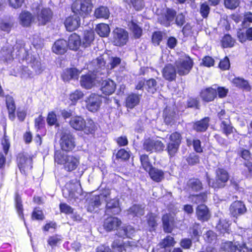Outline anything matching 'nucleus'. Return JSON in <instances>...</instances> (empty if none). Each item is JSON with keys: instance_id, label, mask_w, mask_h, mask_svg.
I'll use <instances>...</instances> for the list:
<instances>
[{"instance_id": "28", "label": "nucleus", "mask_w": 252, "mask_h": 252, "mask_svg": "<svg viewBox=\"0 0 252 252\" xmlns=\"http://www.w3.org/2000/svg\"><path fill=\"white\" fill-rule=\"evenodd\" d=\"M232 83L237 87L242 89L246 91L249 92L251 90V87L249 82L242 78H235L232 80Z\"/></svg>"}, {"instance_id": "60", "label": "nucleus", "mask_w": 252, "mask_h": 252, "mask_svg": "<svg viewBox=\"0 0 252 252\" xmlns=\"http://www.w3.org/2000/svg\"><path fill=\"white\" fill-rule=\"evenodd\" d=\"M47 122L49 125L53 126L56 125L57 122V116L54 112H50L48 113L47 118Z\"/></svg>"}, {"instance_id": "47", "label": "nucleus", "mask_w": 252, "mask_h": 252, "mask_svg": "<svg viewBox=\"0 0 252 252\" xmlns=\"http://www.w3.org/2000/svg\"><path fill=\"white\" fill-rule=\"evenodd\" d=\"M84 96L83 93L79 90H76L72 93L69 96V99L73 104H74L78 100L81 99Z\"/></svg>"}, {"instance_id": "64", "label": "nucleus", "mask_w": 252, "mask_h": 252, "mask_svg": "<svg viewBox=\"0 0 252 252\" xmlns=\"http://www.w3.org/2000/svg\"><path fill=\"white\" fill-rule=\"evenodd\" d=\"M1 145L4 153L6 155L7 154L10 147V143L7 136L5 135L4 136L3 139L1 140Z\"/></svg>"}, {"instance_id": "27", "label": "nucleus", "mask_w": 252, "mask_h": 252, "mask_svg": "<svg viewBox=\"0 0 252 252\" xmlns=\"http://www.w3.org/2000/svg\"><path fill=\"white\" fill-rule=\"evenodd\" d=\"M80 73V71L76 68L66 69L63 71L62 76L64 81H68L71 79H77Z\"/></svg>"}, {"instance_id": "36", "label": "nucleus", "mask_w": 252, "mask_h": 252, "mask_svg": "<svg viewBox=\"0 0 252 252\" xmlns=\"http://www.w3.org/2000/svg\"><path fill=\"white\" fill-rule=\"evenodd\" d=\"M164 122L167 125H171L175 121V112L170 107H166L163 112Z\"/></svg>"}, {"instance_id": "15", "label": "nucleus", "mask_w": 252, "mask_h": 252, "mask_svg": "<svg viewBox=\"0 0 252 252\" xmlns=\"http://www.w3.org/2000/svg\"><path fill=\"white\" fill-rule=\"evenodd\" d=\"M109 194V190L106 189L102 193L99 195L94 196L93 197L87 206V210L89 212H92L94 210L95 207H98L101 204V201L102 200V198H107L108 195Z\"/></svg>"}, {"instance_id": "4", "label": "nucleus", "mask_w": 252, "mask_h": 252, "mask_svg": "<svg viewBox=\"0 0 252 252\" xmlns=\"http://www.w3.org/2000/svg\"><path fill=\"white\" fill-rule=\"evenodd\" d=\"M92 64L94 66L93 71H90L88 74L82 75L81 77V86L86 89H90L100 82V79L103 77L99 76L102 75L100 74L101 71L96 64H94L93 62Z\"/></svg>"}, {"instance_id": "59", "label": "nucleus", "mask_w": 252, "mask_h": 252, "mask_svg": "<svg viewBox=\"0 0 252 252\" xmlns=\"http://www.w3.org/2000/svg\"><path fill=\"white\" fill-rule=\"evenodd\" d=\"M189 184L192 189L194 190L197 191L202 188L201 183L198 179L190 180Z\"/></svg>"}, {"instance_id": "31", "label": "nucleus", "mask_w": 252, "mask_h": 252, "mask_svg": "<svg viewBox=\"0 0 252 252\" xmlns=\"http://www.w3.org/2000/svg\"><path fill=\"white\" fill-rule=\"evenodd\" d=\"M210 119L206 117L200 121H197L193 125V129L198 132L205 131L209 126Z\"/></svg>"}, {"instance_id": "13", "label": "nucleus", "mask_w": 252, "mask_h": 252, "mask_svg": "<svg viewBox=\"0 0 252 252\" xmlns=\"http://www.w3.org/2000/svg\"><path fill=\"white\" fill-rule=\"evenodd\" d=\"M110 191L109 190V194L108 195L107 199H106L105 197L102 198V200L104 199L106 202V213L108 215L118 214L121 211V209L119 207V201L116 198L109 200L110 198Z\"/></svg>"}, {"instance_id": "44", "label": "nucleus", "mask_w": 252, "mask_h": 252, "mask_svg": "<svg viewBox=\"0 0 252 252\" xmlns=\"http://www.w3.org/2000/svg\"><path fill=\"white\" fill-rule=\"evenodd\" d=\"M220 128L222 130L223 133L226 136H228L231 133H233L234 129L233 126L231 125L229 120L223 121L220 125Z\"/></svg>"}, {"instance_id": "48", "label": "nucleus", "mask_w": 252, "mask_h": 252, "mask_svg": "<svg viewBox=\"0 0 252 252\" xmlns=\"http://www.w3.org/2000/svg\"><path fill=\"white\" fill-rule=\"evenodd\" d=\"M140 161L143 168L146 171H148L152 168V165L149 161V158L147 155H141L140 157Z\"/></svg>"}, {"instance_id": "49", "label": "nucleus", "mask_w": 252, "mask_h": 252, "mask_svg": "<svg viewBox=\"0 0 252 252\" xmlns=\"http://www.w3.org/2000/svg\"><path fill=\"white\" fill-rule=\"evenodd\" d=\"M175 242L173 237L168 236L164 238L161 242L160 243V246L161 248H165L166 247L174 246Z\"/></svg>"}, {"instance_id": "25", "label": "nucleus", "mask_w": 252, "mask_h": 252, "mask_svg": "<svg viewBox=\"0 0 252 252\" xmlns=\"http://www.w3.org/2000/svg\"><path fill=\"white\" fill-rule=\"evenodd\" d=\"M67 48V42L63 39L56 41L52 46V51L57 54H62L65 52Z\"/></svg>"}, {"instance_id": "34", "label": "nucleus", "mask_w": 252, "mask_h": 252, "mask_svg": "<svg viewBox=\"0 0 252 252\" xmlns=\"http://www.w3.org/2000/svg\"><path fill=\"white\" fill-rule=\"evenodd\" d=\"M51 11L49 9L44 8L41 10L38 15L39 24L45 25L50 19Z\"/></svg>"}, {"instance_id": "23", "label": "nucleus", "mask_w": 252, "mask_h": 252, "mask_svg": "<svg viewBox=\"0 0 252 252\" xmlns=\"http://www.w3.org/2000/svg\"><path fill=\"white\" fill-rule=\"evenodd\" d=\"M81 45V40L78 34L73 33L69 36L67 46L70 50L76 51Z\"/></svg>"}, {"instance_id": "45", "label": "nucleus", "mask_w": 252, "mask_h": 252, "mask_svg": "<svg viewBox=\"0 0 252 252\" xmlns=\"http://www.w3.org/2000/svg\"><path fill=\"white\" fill-rule=\"evenodd\" d=\"M221 44L224 48L231 47L234 45V40L230 35L226 34L222 38Z\"/></svg>"}, {"instance_id": "1", "label": "nucleus", "mask_w": 252, "mask_h": 252, "mask_svg": "<svg viewBox=\"0 0 252 252\" xmlns=\"http://www.w3.org/2000/svg\"><path fill=\"white\" fill-rule=\"evenodd\" d=\"M120 58L117 57H109L107 54H103L93 61L101 71L100 74L103 76L107 75L109 70L117 66L121 63Z\"/></svg>"}, {"instance_id": "38", "label": "nucleus", "mask_w": 252, "mask_h": 252, "mask_svg": "<svg viewBox=\"0 0 252 252\" xmlns=\"http://www.w3.org/2000/svg\"><path fill=\"white\" fill-rule=\"evenodd\" d=\"M18 163L19 168L25 170L31 168L32 159L24 156H19L18 158Z\"/></svg>"}, {"instance_id": "16", "label": "nucleus", "mask_w": 252, "mask_h": 252, "mask_svg": "<svg viewBox=\"0 0 252 252\" xmlns=\"http://www.w3.org/2000/svg\"><path fill=\"white\" fill-rule=\"evenodd\" d=\"M138 241H133L132 240L127 242L123 241L119 239L115 240L112 244V248L117 252H122L123 250H126L127 246L131 247L137 246Z\"/></svg>"}, {"instance_id": "56", "label": "nucleus", "mask_w": 252, "mask_h": 252, "mask_svg": "<svg viewBox=\"0 0 252 252\" xmlns=\"http://www.w3.org/2000/svg\"><path fill=\"white\" fill-rule=\"evenodd\" d=\"M12 26L13 24L9 22L1 21L0 22V30L7 33L10 32Z\"/></svg>"}, {"instance_id": "19", "label": "nucleus", "mask_w": 252, "mask_h": 252, "mask_svg": "<svg viewBox=\"0 0 252 252\" xmlns=\"http://www.w3.org/2000/svg\"><path fill=\"white\" fill-rule=\"evenodd\" d=\"M230 212L233 217L243 214L246 211L244 204L241 201L233 202L229 208Z\"/></svg>"}, {"instance_id": "63", "label": "nucleus", "mask_w": 252, "mask_h": 252, "mask_svg": "<svg viewBox=\"0 0 252 252\" xmlns=\"http://www.w3.org/2000/svg\"><path fill=\"white\" fill-rule=\"evenodd\" d=\"M60 211L62 213L70 214L73 212V209L65 203H61L60 205Z\"/></svg>"}, {"instance_id": "46", "label": "nucleus", "mask_w": 252, "mask_h": 252, "mask_svg": "<svg viewBox=\"0 0 252 252\" xmlns=\"http://www.w3.org/2000/svg\"><path fill=\"white\" fill-rule=\"evenodd\" d=\"M157 82L154 79H150L147 81L145 86L146 89L152 94H154L157 90Z\"/></svg>"}, {"instance_id": "42", "label": "nucleus", "mask_w": 252, "mask_h": 252, "mask_svg": "<svg viewBox=\"0 0 252 252\" xmlns=\"http://www.w3.org/2000/svg\"><path fill=\"white\" fill-rule=\"evenodd\" d=\"M127 214L133 217L142 216L144 214L143 208L138 205H133L127 211Z\"/></svg>"}, {"instance_id": "41", "label": "nucleus", "mask_w": 252, "mask_h": 252, "mask_svg": "<svg viewBox=\"0 0 252 252\" xmlns=\"http://www.w3.org/2000/svg\"><path fill=\"white\" fill-rule=\"evenodd\" d=\"M129 29L133 32L135 38L141 36L142 32L141 28L133 21L131 20L128 24Z\"/></svg>"}, {"instance_id": "35", "label": "nucleus", "mask_w": 252, "mask_h": 252, "mask_svg": "<svg viewBox=\"0 0 252 252\" xmlns=\"http://www.w3.org/2000/svg\"><path fill=\"white\" fill-rule=\"evenodd\" d=\"M175 14L176 13L174 10L167 9L165 17H162L163 19H161V17L160 18L159 21L161 24L168 27L170 25V23L173 21Z\"/></svg>"}, {"instance_id": "57", "label": "nucleus", "mask_w": 252, "mask_h": 252, "mask_svg": "<svg viewBox=\"0 0 252 252\" xmlns=\"http://www.w3.org/2000/svg\"><path fill=\"white\" fill-rule=\"evenodd\" d=\"M206 200L207 195L204 193L198 195H193L192 198V200L196 204L203 203L205 202Z\"/></svg>"}, {"instance_id": "8", "label": "nucleus", "mask_w": 252, "mask_h": 252, "mask_svg": "<svg viewBox=\"0 0 252 252\" xmlns=\"http://www.w3.org/2000/svg\"><path fill=\"white\" fill-rule=\"evenodd\" d=\"M177 72L180 75H186L190 72L193 63L190 58L185 54H182L176 61Z\"/></svg>"}, {"instance_id": "50", "label": "nucleus", "mask_w": 252, "mask_h": 252, "mask_svg": "<svg viewBox=\"0 0 252 252\" xmlns=\"http://www.w3.org/2000/svg\"><path fill=\"white\" fill-rule=\"evenodd\" d=\"M164 33L161 32H156L152 36V42L155 45H158L163 38Z\"/></svg>"}, {"instance_id": "55", "label": "nucleus", "mask_w": 252, "mask_h": 252, "mask_svg": "<svg viewBox=\"0 0 252 252\" xmlns=\"http://www.w3.org/2000/svg\"><path fill=\"white\" fill-rule=\"evenodd\" d=\"M15 202H16V208L17 209V211L19 214L20 217L24 219L23 214V206L22 204L21 199L20 197L18 195L16 196L15 198Z\"/></svg>"}, {"instance_id": "40", "label": "nucleus", "mask_w": 252, "mask_h": 252, "mask_svg": "<svg viewBox=\"0 0 252 252\" xmlns=\"http://www.w3.org/2000/svg\"><path fill=\"white\" fill-rule=\"evenodd\" d=\"M95 31L100 36L106 37L108 35L110 30L108 25L101 23L96 26Z\"/></svg>"}, {"instance_id": "17", "label": "nucleus", "mask_w": 252, "mask_h": 252, "mask_svg": "<svg viewBox=\"0 0 252 252\" xmlns=\"http://www.w3.org/2000/svg\"><path fill=\"white\" fill-rule=\"evenodd\" d=\"M102 82L100 84V91L106 95L112 94L115 91L116 85L113 80L110 79L105 80L100 79Z\"/></svg>"}, {"instance_id": "52", "label": "nucleus", "mask_w": 252, "mask_h": 252, "mask_svg": "<svg viewBox=\"0 0 252 252\" xmlns=\"http://www.w3.org/2000/svg\"><path fill=\"white\" fill-rule=\"evenodd\" d=\"M239 0H224L225 7L230 9H235L239 6Z\"/></svg>"}, {"instance_id": "29", "label": "nucleus", "mask_w": 252, "mask_h": 252, "mask_svg": "<svg viewBox=\"0 0 252 252\" xmlns=\"http://www.w3.org/2000/svg\"><path fill=\"white\" fill-rule=\"evenodd\" d=\"M148 171L151 178L155 182H159L164 178V173L160 169L152 167Z\"/></svg>"}, {"instance_id": "51", "label": "nucleus", "mask_w": 252, "mask_h": 252, "mask_svg": "<svg viewBox=\"0 0 252 252\" xmlns=\"http://www.w3.org/2000/svg\"><path fill=\"white\" fill-rule=\"evenodd\" d=\"M180 144L170 142L167 145V150L169 155L173 156L177 152Z\"/></svg>"}, {"instance_id": "33", "label": "nucleus", "mask_w": 252, "mask_h": 252, "mask_svg": "<svg viewBox=\"0 0 252 252\" xmlns=\"http://www.w3.org/2000/svg\"><path fill=\"white\" fill-rule=\"evenodd\" d=\"M94 38V32L92 30L85 31L81 41L82 45L87 47L91 45Z\"/></svg>"}, {"instance_id": "3", "label": "nucleus", "mask_w": 252, "mask_h": 252, "mask_svg": "<svg viewBox=\"0 0 252 252\" xmlns=\"http://www.w3.org/2000/svg\"><path fill=\"white\" fill-rule=\"evenodd\" d=\"M54 159L56 163L63 165L64 168L67 171L75 170L79 164V158L71 155H66L61 151L55 153Z\"/></svg>"}, {"instance_id": "20", "label": "nucleus", "mask_w": 252, "mask_h": 252, "mask_svg": "<svg viewBox=\"0 0 252 252\" xmlns=\"http://www.w3.org/2000/svg\"><path fill=\"white\" fill-rule=\"evenodd\" d=\"M77 15L69 17L65 20L64 25L67 31H74L80 26V18Z\"/></svg>"}, {"instance_id": "24", "label": "nucleus", "mask_w": 252, "mask_h": 252, "mask_svg": "<svg viewBox=\"0 0 252 252\" xmlns=\"http://www.w3.org/2000/svg\"><path fill=\"white\" fill-rule=\"evenodd\" d=\"M163 77L167 80L172 81L176 76V70L171 64H168L162 70Z\"/></svg>"}, {"instance_id": "18", "label": "nucleus", "mask_w": 252, "mask_h": 252, "mask_svg": "<svg viewBox=\"0 0 252 252\" xmlns=\"http://www.w3.org/2000/svg\"><path fill=\"white\" fill-rule=\"evenodd\" d=\"M217 95V87H210L203 89L200 92V97L203 100L209 102L214 100Z\"/></svg>"}, {"instance_id": "22", "label": "nucleus", "mask_w": 252, "mask_h": 252, "mask_svg": "<svg viewBox=\"0 0 252 252\" xmlns=\"http://www.w3.org/2000/svg\"><path fill=\"white\" fill-rule=\"evenodd\" d=\"M196 213L198 220L202 221H206L210 217V213L207 207L204 205L201 204L196 208Z\"/></svg>"}, {"instance_id": "5", "label": "nucleus", "mask_w": 252, "mask_h": 252, "mask_svg": "<svg viewBox=\"0 0 252 252\" xmlns=\"http://www.w3.org/2000/svg\"><path fill=\"white\" fill-rule=\"evenodd\" d=\"M81 192V185L77 181L74 183H67L63 189V196L72 202L76 201L78 199Z\"/></svg>"}, {"instance_id": "6", "label": "nucleus", "mask_w": 252, "mask_h": 252, "mask_svg": "<svg viewBox=\"0 0 252 252\" xmlns=\"http://www.w3.org/2000/svg\"><path fill=\"white\" fill-rule=\"evenodd\" d=\"M92 8V0H76L71 6L72 11L74 14L82 17L89 14Z\"/></svg>"}, {"instance_id": "21", "label": "nucleus", "mask_w": 252, "mask_h": 252, "mask_svg": "<svg viewBox=\"0 0 252 252\" xmlns=\"http://www.w3.org/2000/svg\"><path fill=\"white\" fill-rule=\"evenodd\" d=\"M121 224V221L117 218L109 217L104 222V229L107 231H111L117 229Z\"/></svg>"}, {"instance_id": "62", "label": "nucleus", "mask_w": 252, "mask_h": 252, "mask_svg": "<svg viewBox=\"0 0 252 252\" xmlns=\"http://www.w3.org/2000/svg\"><path fill=\"white\" fill-rule=\"evenodd\" d=\"M116 156L118 158L126 160L129 158L130 155L128 151L124 149H122L118 152Z\"/></svg>"}, {"instance_id": "30", "label": "nucleus", "mask_w": 252, "mask_h": 252, "mask_svg": "<svg viewBox=\"0 0 252 252\" xmlns=\"http://www.w3.org/2000/svg\"><path fill=\"white\" fill-rule=\"evenodd\" d=\"M140 96L137 94H131L126 97V106L127 107L132 109L139 103Z\"/></svg>"}, {"instance_id": "43", "label": "nucleus", "mask_w": 252, "mask_h": 252, "mask_svg": "<svg viewBox=\"0 0 252 252\" xmlns=\"http://www.w3.org/2000/svg\"><path fill=\"white\" fill-rule=\"evenodd\" d=\"M135 233V230L131 226H127L125 228L120 229L118 232V235L121 237H126L130 238L133 236Z\"/></svg>"}, {"instance_id": "54", "label": "nucleus", "mask_w": 252, "mask_h": 252, "mask_svg": "<svg viewBox=\"0 0 252 252\" xmlns=\"http://www.w3.org/2000/svg\"><path fill=\"white\" fill-rule=\"evenodd\" d=\"M62 240V237L59 235H55L50 237L48 240V244L52 248L60 243Z\"/></svg>"}, {"instance_id": "32", "label": "nucleus", "mask_w": 252, "mask_h": 252, "mask_svg": "<svg viewBox=\"0 0 252 252\" xmlns=\"http://www.w3.org/2000/svg\"><path fill=\"white\" fill-rule=\"evenodd\" d=\"M173 217L171 215L166 214L162 217L163 229L166 232H171L172 230Z\"/></svg>"}, {"instance_id": "11", "label": "nucleus", "mask_w": 252, "mask_h": 252, "mask_svg": "<svg viewBox=\"0 0 252 252\" xmlns=\"http://www.w3.org/2000/svg\"><path fill=\"white\" fill-rule=\"evenodd\" d=\"M60 145L62 149L64 151H71L75 147L74 139L69 132L62 133L60 139Z\"/></svg>"}, {"instance_id": "2", "label": "nucleus", "mask_w": 252, "mask_h": 252, "mask_svg": "<svg viewBox=\"0 0 252 252\" xmlns=\"http://www.w3.org/2000/svg\"><path fill=\"white\" fill-rule=\"evenodd\" d=\"M70 126L78 131H82L86 134L93 133L95 130L96 126L91 119L87 121L81 116L72 117L69 121Z\"/></svg>"}, {"instance_id": "12", "label": "nucleus", "mask_w": 252, "mask_h": 252, "mask_svg": "<svg viewBox=\"0 0 252 252\" xmlns=\"http://www.w3.org/2000/svg\"><path fill=\"white\" fill-rule=\"evenodd\" d=\"M86 107L91 112H95L99 108L101 103V97L100 95L95 94H91L85 100Z\"/></svg>"}, {"instance_id": "14", "label": "nucleus", "mask_w": 252, "mask_h": 252, "mask_svg": "<svg viewBox=\"0 0 252 252\" xmlns=\"http://www.w3.org/2000/svg\"><path fill=\"white\" fill-rule=\"evenodd\" d=\"M234 245L231 242H227L223 244L222 245L221 252H235L237 250L240 252H246L248 251V249L246 247V244L243 243L240 244L237 242Z\"/></svg>"}, {"instance_id": "9", "label": "nucleus", "mask_w": 252, "mask_h": 252, "mask_svg": "<svg viewBox=\"0 0 252 252\" xmlns=\"http://www.w3.org/2000/svg\"><path fill=\"white\" fill-rule=\"evenodd\" d=\"M143 147L147 152H153L162 151L164 145L161 141L158 139L148 138L144 141Z\"/></svg>"}, {"instance_id": "37", "label": "nucleus", "mask_w": 252, "mask_h": 252, "mask_svg": "<svg viewBox=\"0 0 252 252\" xmlns=\"http://www.w3.org/2000/svg\"><path fill=\"white\" fill-rule=\"evenodd\" d=\"M109 10L107 7L100 6L95 9L94 15L96 18L108 19L109 17Z\"/></svg>"}, {"instance_id": "7", "label": "nucleus", "mask_w": 252, "mask_h": 252, "mask_svg": "<svg viewBox=\"0 0 252 252\" xmlns=\"http://www.w3.org/2000/svg\"><path fill=\"white\" fill-rule=\"evenodd\" d=\"M228 179V172L223 169L219 168L216 172L215 180L207 177V181L209 186L215 189L224 187Z\"/></svg>"}, {"instance_id": "61", "label": "nucleus", "mask_w": 252, "mask_h": 252, "mask_svg": "<svg viewBox=\"0 0 252 252\" xmlns=\"http://www.w3.org/2000/svg\"><path fill=\"white\" fill-rule=\"evenodd\" d=\"M245 168L243 174L246 177H250L252 176V163L251 162H247L245 163Z\"/></svg>"}, {"instance_id": "53", "label": "nucleus", "mask_w": 252, "mask_h": 252, "mask_svg": "<svg viewBox=\"0 0 252 252\" xmlns=\"http://www.w3.org/2000/svg\"><path fill=\"white\" fill-rule=\"evenodd\" d=\"M1 59L5 60L8 62L10 61L13 59V54L12 53L10 50H5L4 49H2L1 52Z\"/></svg>"}, {"instance_id": "10", "label": "nucleus", "mask_w": 252, "mask_h": 252, "mask_svg": "<svg viewBox=\"0 0 252 252\" xmlns=\"http://www.w3.org/2000/svg\"><path fill=\"white\" fill-rule=\"evenodd\" d=\"M128 39V33L126 31L121 28H116L113 32L112 42L116 46H123L126 44Z\"/></svg>"}, {"instance_id": "26", "label": "nucleus", "mask_w": 252, "mask_h": 252, "mask_svg": "<svg viewBox=\"0 0 252 252\" xmlns=\"http://www.w3.org/2000/svg\"><path fill=\"white\" fill-rule=\"evenodd\" d=\"M19 23L23 27L30 26L33 21V16L32 14L27 11H23L19 17Z\"/></svg>"}, {"instance_id": "58", "label": "nucleus", "mask_w": 252, "mask_h": 252, "mask_svg": "<svg viewBox=\"0 0 252 252\" xmlns=\"http://www.w3.org/2000/svg\"><path fill=\"white\" fill-rule=\"evenodd\" d=\"M204 238L206 242L212 243L216 241L217 236L213 231L210 230L204 235Z\"/></svg>"}, {"instance_id": "39", "label": "nucleus", "mask_w": 252, "mask_h": 252, "mask_svg": "<svg viewBox=\"0 0 252 252\" xmlns=\"http://www.w3.org/2000/svg\"><path fill=\"white\" fill-rule=\"evenodd\" d=\"M6 103L9 112V118L13 120L14 118L16 107L13 98L10 96H6Z\"/></svg>"}]
</instances>
